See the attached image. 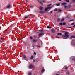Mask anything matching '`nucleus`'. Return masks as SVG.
<instances>
[{"label": "nucleus", "instance_id": "nucleus-1", "mask_svg": "<svg viewBox=\"0 0 75 75\" xmlns=\"http://www.w3.org/2000/svg\"><path fill=\"white\" fill-rule=\"evenodd\" d=\"M69 33L68 32H66L65 33V35H63L62 37H65L66 38H68L69 37V35H68Z\"/></svg>", "mask_w": 75, "mask_h": 75}, {"label": "nucleus", "instance_id": "nucleus-2", "mask_svg": "<svg viewBox=\"0 0 75 75\" xmlns=\"http://www.w3.org/2000/svg\"><path fill=\"white\" fill-rule=\"evenodd\" d=\"M51 7L46 8L45 9V11H47L48 10H50V9H51Z\"/></svg>", "mask_w": 75, "mask_h": 75}, {"label": "nucleus", "instance_id": "nucleus-3", "mask_svg": "<svg viewBox=\"0 0 75 75\" xmlns=\"http://www.w3.org/2000/svg\"><path fill=\"white\" fill-rule=\"evenodd\" d=\"M44 34V33H43L42 32L41 33H40L39 34L38 36L39 37H40L42 35H43Z\"/></svg>", "mask_w": 75, "mask_h": 75}, {"label": "nucleus", "instance_id": "nucleus-4", "mask_svg": "<svg viewBox=\"0 0 75 75\" xmlns=\"http://www.w3.org/2000/svg\"><path fill=\"white\" fill-rule=\"evenodd\" d=\"M40 13L41 14H44L45 13V12L44 11H40Z\"/></svg>", "mask_w": 75, "mask_h": 75}, {"label": "nucleus", "instance_id": "nucleus-5", "mask_svg": "<svg viewBox=\"0 0 75 75\" xmlns=\"http://www.w3.org/2000/svg\"><path fill=\"white\" fill-rule=\"evenodd\" d=\"M33 67H34V66L32 65H30L29 66V68H33Z\"/></svg>", "mask_w": 75, "mask_h": 75}, {"label": "nucleus", "instance_id": "nucleus-6", "mask_svg": "<svg viewBox=\"0 0 75 75\" xmlns=\"http://www.w3.org/2000/svg\"><path fill=\"white\" fill-rule=\"evenodd\" d=\"M39 8L40 10L42 11V10L43 9V7L42 6H40Z\"/></svg>", "mask_w": 75, "mask_h": 75}, {"label": "nucleus", "instance_id": "nucleus-7", "mask_svg": "<svg viewBox=\"0 0 75 75\" xmlns=\"http://www.w3.org/2000/svg\"><path fill=\"white\" fill-rule=\"evenodd\" d=\"M10 6H11V5H10V4H9L6 7L7 8H10Z\"/></svg>", "mask_w": 75, "mask_h": 75}, {"label": "nucleus", "instance_id": "nucleus-8", "mask_svg": "<svg viewBox=\"0 0 75 75\" xmlns=\"http://www.w3.org/2000/svg\"><path fill=\"white\" fill-rule=\"evenodd\" d=\"M33 42H37V40L36 39H33Z\"/></svg>", "mask_w": 75, "mask_h": 75}, {"label": "nucleus", "instance_id": "nucleus-9", "mask_svg": "<svg viewBox=\"0 0 75 75\" xmlns=\"http://www.w3.org/2000/svg\"><path fill=\"white\" fill-rule=\"evenodd\" d=\"M51 31L52 33H55V30H54V29H52Z\"/></svg>", "mask_w": 75, "mask_h": 75}, {"label": "nucleus", "instance_id": "nucleus-10", "mask_svg": "<svg viewBox=\"0 0 75 75\" xmlns=\"http://www.w3.org/2000/svg\"><path fill=\"white\" fill-rule=\"evenodd\" d=\"M71 7V5H69L68 6L67 8H70V7Z\"/></svg>", "mask_w": 75, "mask_h": 75}, {"label": "nucleus", "instance_id": "nucleus-11", "mask_svg": "<svg viewBox=\"0 0 75 75\" xmlns=\"http://www.w3.org/2000/svg\"><path fill=\"white\" fill-rule=\"evenodd\" d=\"M39 2L40 3V4H42H42H42V2H41V1H39Z\"/></svg>", "mask_w": 75, "mask_h": 75}, {"label": "nucleus", "instance_id": "nucleus-12", "mask_svg": "<svg viewBox=\"0 0 75 75\" xmlns=\"http://www.w3.org/2000/svg\"><path fill=\"white\" fill-rule=\"evenodd\" d=\"M62 35V34H61V33H58L57 34V35Z\"/></svg>", "mask_w": 75, "mask_h": 75}, {"label": "nucleus", "instance_id": "nucleus-13", "mask_svg": "<svg viewBox=\"0 0 75 75\" xmlns=\"http://www.w3.org/2000/svg\"><path fill=\"white\" fill-rule=\"evenodd\" d=\"M33 58H34V57H33V56H32L30 58V59H33Z\"/></svg>", "mask_w": 75, "mask_h": 75}, {"label": "nucleus", "instance_id": "nucleus-14", "mask_svg": "<svg viewBox=\"0 0 75 75\" xmlns=\"http://www.w3.org/2000/svg\"><path fill=\"white\" fill-rule=\"evenodd\" d=\"M61 11H62V10H61V9H59L58 10V11L59 12H61Z\"/></svg>", "mask_w": 75, "mask_h": 75}, {"label": "nucleus", "instance_id": "nucleus-15", "mask_svg": "<svg viewBox=\"0 0 75 75\" xmlns=\"http://www.w3.org/2000/svg\"><path fill=\"white\" fill-rule=\"evenodd\" d=\"M60 5V4L59 3H58L56 4V6H59Z\"/></svg>", "mask_w": 75, "mask_h": 75}, {"label": "nucleus", "instance_id": "nucleus-16", "mask_svg": "<svg viewBox=\"0 0 75 75\" xmlns=\"http://www.w3.org/2000/svg\"><path fill=\"white\" fill-rule=\"evenodd\" d=\"M23 57L24 58H26V56H25V55H23Z\"/></svg>", "mask_w": 75, "mask_h": 75}, {"label": "nucleus", "instance_id": "nucleus-17", "mask_svg": "<svg viewBox=\"0 0 75 75\" xmlns=\"http://www.w3.org/2000/svg\"><path fill=\"white\" fill-rule=\"evenodd\" d=\"M67 3H62V5H65V4H66Z\"/></svg>", "mask_w": 75, "mask_h": 75}, {"label": "nucleus", "instance_id": "nucleus-18", "mask_svg": "<svg viewBox=\"0 0 75 75\" xmlns=\"http://www.w3.org/2000/svg\"><path fill=\"white\" fill-rule=\"evenodd\" d=\"M75 36H72L71 37V38H75Z\"/></svg>", "mask_w": 75, "mask_h": 75}, {"label": "nucleus", "instance_id": "nucleus-19", "mask_svg": "<svg viewBox=\"0 0 75 75\" xmlns=\"http://www.w3.org/2000/svg\"><path fill=\"white\" fill-rule=\"evenodd\" d=\"M64 20V18H62L61 20V21H63Z\"/></svg>", "mask_w": 75, "mask_h": 75}, {"label": "nucleus", "instance_id": "nucleus-20", "mask_svg": "<svg viewBox=\"0 0 75 75\" xmlns=\"http://www.w3.org/2000/svg\"><path fill=\"white\" fill-rule=\"evenodd\" d=\"M44 69H42L41 72H44Z\"/></svg>", "mask_w": 75, "mask_h": 75}, {"label": "nucleus", "instance_id": "nucleus-21", "mask_svg": "<svg viewBox=\"0 0 75 75\" xmlns=\"http://www.w3.org/2000/svg\"><path fill=\"white\" fill-rule=\"evenodd\" d=\"M59 24L60 25H63V24L62 23H59Z\"/></svg>", "mask_w": 75, "mask_h": 75}, {"label": "nucleus", "instance_id": "nucleus-22", "mask_svg": "<svg viewBox=\"0 0 75 75\" xmlns=\"http://www.w3.org/2000/svg\"><path fill=\"white\" fill-rule=\"evenodd\" d=\"M66 2H69V0H66Z\"/></svg>", "mask_w": 75, "mask_h": 75}, {"label": "nucleus", "instance_id": "nucleus-23", "mask_svg": "<svg viewBox=\"0 0 75 75\" xmlns=\"http://www.w3.org/2000/svg\"><path fill=\"white\" fill-rule=\"evenodd\" d=\"M63 24V25H65V24H66V23H65V22H64Z\"/></svg>", "mask_w": 75, "mask_h": 75}, {"label": "nucleus", "instance_id": "nucleus-24", "mask_svg": "<svg viewBox=\"0 0 75 75\" xmlns=\"http://www.w3.org/2000/svg\"><path fill=\"white\" fill-rule=\"evenodd\" d=\"M47 28H51V27L49 26H47Z\"/></svg>", "mask_w": 75, "mask_h": 75}, {"label": "nucleus", "instance_id": "nucleus-25", "mask_svg": "<svg viewBox=\"0 0 75 75\" xmlns=\"http://www.w3.org/2000/svg\"><path fill=\"white\" fill-rule=\"evenodd\" d=\"M0 41H2V40H3V38H0Z\"/></svg>", "mask_w": 75, "mask_h": 75}, {"label": "nucleus", "instance_id": "nucleus-26", "mask_svg": "<svg viewBox=\"0 0 75 75\" xmlns=\"http://www.w3.org/2000/svg\"><path fill=\"white\" fill-rule=\"evenodd\" d=\"M65 69H68V67H66L65 68Z\"/></svg>", "mask_w": 75, "mask_h": 75}, {"label": "nucleus", "instance_id": "nucleus-27", "mask_svg": "<svg viewBox=\"0 0 75 75\" xmlns=\"http://www.w3.org/2000/svg\"><path fill=\"white\" fill-rule=\"evenodd\" d=\"M28 75H32L31 73V72L29 73L28 74Z\"/></svg>", "mask_w": 75, "mask_h": 75}, {"label": "nucleus", "instance_id": "nucleus-28", "mask_svg": "<svg viewBox=\"0 0 75 75\" xmlns=\"http://www.w3.org/2000/svg\"><path fill=\"white\" fill-rule=\"evenodd\" d=\"M52 4H50L48 5L47 6H48V7H49V6H51Z\"/></svg>", "mask_w": 75, "mask_h": 75}, {"label": "nucleus", "instance_id": "nucleus-29", "mask_svg": "<svg viewBox=\"0 0 75 75\" xmlns=\"http://www.w3.org/2000/svg\"><path fill=\"white\" fill-rule=\"evenodd\" d=\"M30 39H33V37L32 36H30Z\"/></svg>", "mask_w": 75, "mask_h": 75}, {"label": "nucleus", "instance_id": "nucleus-30", "mask_svg": "<svg viewBox=\"0 0 75 75\" xmlns=\"http://www.w3.org/2000/svg\"><path fill=\"white\" fill-rule=\"evenodd\" d=\"M43 2L44 3H45V2H46V1H45V0H43Z\"/></svg>", "mask_w": 75, "mask_h": 75}, {"label": "nucleus", "instance_id": "nucleus-31", "mask_svg": "<svg viewBox=\"0 0 75 75\" xmlns=\"http://www.w3.org/2000/svg\"><path fill=\"white\" fill-rule=\"evenodd\" d=\"M25 18H28V16H26V17H25Z\"/></svg>", "mask_w": 75, "mask_h": 75}, {"label": "nucleus", "instance_id": "nucleus-32", "mask_svg": "<svg viewBox=\"0 0 75 75\" xmlns=\"http://www.w3.org/2000/svg\"><path fill=\"white\" fill-rule=\"evenodd\" d=\"M72 2H73V3H74V2H75V0H73L72 1Z\"/></svg>", "mask_w": 75, "mask_h": 75}, {"label": "nucleus", "instance_id": "nucleus-33", "mask_svg": "<svg viewBox=\"0 0 75 75\" xmlns=\"http://www.w3.org/2000/svg\"><path fill=\"white\" fill-rule=\"evenodd\" d=\"M60 21V19H58L57 20V21L59 22V21Z\"/></svg>", "mask_w": 75, "mask_h": 75}, {"label": "nucleus", "instance_id": "nucleus-34", "mask_svg": "<svg viewBox=\"0 0 75 75\" xmlns=\"http://www.w3.org/2000/svg\"><path fill=\"white\" fill-rule=\"evenodd\" d=\"M38 47H39V48H40V45H38Z\"/></svg>", "mask_w": 75, "mask_h": 75}, {"label": "nucleus", "instance_id": "nucleus-35", "mask_svg": "<svg viewBox=\"0 0 75 75\" xmlns=\"http://www.w3.org/2000/svg\"><path fill=\"white\" fill-rule=\"evenodd\" d=\"M58 10V9H56L54 10V11H57Z\"/></svg>", "mask_w": 75, "mask_h": 75}, {"label": "nucleus", "instance_id": "nucleus-36", "mask_svg": "<svg viewBox=\"0 0 75 75\" xmlns=\"http://www.w3.org/2000/svg\"><path fill=\"white\" fill-rule=\"evenodd\" d=\"M34 55H36V53L34 52Z\"/></svg>", "mask_w": 75, "mask_h": 75}, {"label": "nucleus", "instance_id": "nucleus-37", "mask_svg": "<svg viewBox=\"0 0 75 75\" xmlns=\"http://www.w3.org/2000/svg\"><path fill=\"white\" fill-rule=\"evenodd\" d=\"M64 7H65V8H67V6H64Z\"/></svg>", "mask_w": 75, "mask_h": 75}, {"label": "nucleus", "instance_id": "nucleus-38", "mask_svg": "<svg viewBox=\"0 0 75 75\" xmlns=\"http://www.w3.org/2000/svg\"><path fill=\"white\" fill-rule=\"evenodd\" d=\"M73 20H71L70 21H73Z\"/></svg>", "mask_w": 75, "mask_h": 75}, {"label": "nucleus", "instance_id": "nucleus-39", "mask_svg": "<svg viewBox=\"0 0 75 75\" xmlns=\"http://www.w3.org/2000/svg\"><path fill=\"white\" fill-rule=\"evenodd\" d=\"M5 31H7V29H6L5 30Z\"/></svg>", "mask_w": 75, "mask_h": 75}, {"label": "nucleus", "instance_id": "nucleus-40", "mask_svg": "<svg viewBox=\"0 0 75 75\" xmlns=\"http://www.w3.org/2000/svg\"><path fill=\"white\" fill-rule=\"evenodd\" d=\"M73 59V61H75V58H74V59Z\"/></svg>", "mask_w": 75, "mask_h": 75}, {"label": "nucleus", "instance_id": "nucleus-41", "mask_svg": "<svg viewBox=\"0 0 75 75\" xmlns=\"http://www.w3.org/2000/svg\"><path fill=\"white\" fill-rule=\"evenodd\" d=\"M74 23H72L71 24V25H73Z\"/></svg>", "mask_w": 75, "mask_h": 75}, {"label": "nucleus", "instance_id": "nucleus-42", "mask_svg": "<svg viewBox=\"0 0 75 75\" xmlns=\"http://www.w3.org/2000/svg\"><path fill=\"white\" fill-rule=\"evenodd\" d=\"M51 13H52V11H51Z\"/></svg>", "mask_w": 75, "mask_h": 75}, {"label": "nucleus", "instance_id": "nucleus-43", "mask_svg": "<svg viewBox=\"0 0 75 75\" xmlns=\"http://www.w3.org/2000/svg\"><path fill=\"white\" fill-rule=\"evenodd\" d=\"M33 62H35V60H33Z\"/></svg>", "mask_w": 75, "mask_h": 75}, {"label": "nucleus", "instance_id": "nucleus-44", "mask_svg": "<svg viewBox=\"0 0 75 75\" xmlns=\"http://www.w3.org/2000/svg\"><path fill=\"white\" fill-rule=\"evenodd\" d=\"M75 27V25H74V26H73V27Z\"/></svg>", "mask_w": 75, "mask_h": 75}, {"label": "nucleus", "instance_id": "nucleus-45", "mask_svg": "<svg viewBox=\"0 0 75 75\" xmlns=\"http://www.w3.org/2000/svg\"><path fill=\"white\" fill-rule=\"evenodd\" d=\"M56 75H59V74H56Z\"/></svg>", "mask_w": 75, "mask_h": 75}, {"label": "nucleus", "instance_id": "nucleus-46", "mask_svg": "<svg viewBox=\"0 0 75 75\" xmlns=\"http://www.w3.org/2000/svg\"><path fill=\"white\" fill-rule=\"evenodd\" d=\"M69 28H72V27H69Z\"/></svg>", "mask_w": 75, "mask_h": 75}, {"label": "nucleus", "instance_id": "nucleus-47", "mask_svg": "<svg viewBox=\"0 0 75 75\" xmlns=\"http://www.w3.org/2000/svg\"><path fill=\"white\" fill-rule=\"evenodd\" d=\"M62 0H59V1H61Z\"/></svg>", "mask_w": 75, "mask_h": 75}, {"label": "nucleus", "instance_id": "nucleus-48", "mask_svg": "<svg viewBox=\"0 0 75 75\" xmlns=\"http://www.w3.org/2000/svg\"><path fill=\"white\" fill-rule=\"evenodd\" d=\"M33 47H34V46H33Z\"/></svg>", "mask_w": 75, "mask_h": 75}]
</instances>
